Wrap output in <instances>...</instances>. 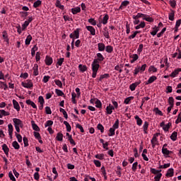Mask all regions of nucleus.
Listing matches in <instances>:
<instances>
[{
	"label": "nucleus",
	"mask_w": 181,
	"mask_h": 181,
	"mask_svg": "<svg viewBox=\"0 0 181 181\" xmlns=\"http://www.w3.org/2000/svg\"><path fill=\"white\" fill-rule=\"evenodd\" d=\"M98 59H93L91 67H92V78H95L97 77V73H98V70L100 69V62L104 61V56H103L102 53L96 54Z\"/></svg>",
	"instance_id": "1"
},
{
	"label": "nucleus",
	"mask_w": 181,
	"mask_h": 181,
	"mask_svg": "<svg viewBox=\"0 0 181 181\" xmlns=\"http://www.w3.org/2000/svg\"><path fill=\"white\" fill-rule=\"evenodd\" d=\"M118 128H119V120L117 119L112 125V127L110 128L108 136H114L115 135V129H118Z\"/></svg>",
	"instance_id": "2"
},
{
	"label": "nucleus",
	"mask_w": 181,
	"mask_h": 181,
	"mask_svg": "<svg viewBox=\"0 0 181 181\" xmlns=\"http://www.w3.org/2000/svg\"><path fill=\"white\" fill-rule=\"evenodd\" d=\"M13 122L14 124L16 132H21V128L23 127V122L22 120L18 118H13Z\"/></svg>",
	"instance_id": "3"
},
{
	"label": "nucleus",
	"mask_w": 181,
	"mask_h": 181,
	"mask_svg": "<svg viewBox=\"0 0 181 181\" xmlns=\"http://www.w3.org/2000/svg\"><path fill=\"white\" fill-rule=\"evenodd\" d=\"M70 39L72 40H76L80 37V28H76L73 33L69 35Z\"/></svg>",
	"instance_id": "4"
},
{
	"label": "nucleus",
	"mask_w": 181,
	"mask_h": 181,
	"mask_svg": "<svg viewBox=\"0 0 181 181\" xmlns=\"http://www.w3.org/2000/svg\"><path fill=\"white\" fill-rule=\"evenodd\" d=\"M160 134L156 133L153 134L152 139L151 140V144L152 145V148H155L156 145H158V136H159Z\"/></svg>",
	"instance_id": "5"
},
{
	"label": "nucleus",
	"mask_w": 181,
	"mask_h": 181,
	"mask_svg": "<svg viewBox=\"0 0 181 181\" xmlns=\"http://www.w3.org/2000/svg\"><path fill=\"white\" fill-rule=\"evenodd\" d=\"M160 127L163 128L165 132H168V131H169V128L172 127V122H168L167 124H165V122H162L160 124Z\"/></svg>",
	"instance_id": "6"
},
{
	"label": "nucleus",
	"mask_w": 181,
	"mask_h": 181,
	"mask_svg": "<svg viewBox=\"0 0 181 181\" xmlns=\"http://www.w3.org/2000/svg\"><path fill=\"white\" fill-rule=\"evenodd\" d=\"M27 82H22L21 86L24 87V88H32L33 87V83L31 80H27Z\"/></svg>",
	"instance_id": "7"
},
{
	"label": "nucleus",
	"mask_w": 181,
	"mask_h": 181,
	"mask_svg": "<svg viewBox=\"0 0 181 181\" xmlns=\"http://www.w3.org/2000/svg\"><path fill=\"white\" fill-rule=\"evenodd\" d=\"M128 5H129V1L126 0L124 1L121 3V5L119 7V11H123V9H125V8H127V6H128Z\"/></svg>",
	"instance_id": "8"
},
{
	"label": "nucleus",
	"mask_w": 181,
	"mask_h": 181,
	"mask_svg": "<svg viewBox=\"0 0 181 181\" xmlns=\"http://www.w3.org/2000/svg\"><path fill=\"white\" fill-rule=\"evenodd\" d=\"M174 175H175V170L173 168H169L167 170V173H165L166 177H173Z\"/></svg>",
	"instance_id": "9"
},
{
	"label": "nucleus",
	"mask_w": 181,
	"mask_h": 181,
	"mask_svg": "<svg viewBox=\"0 0 181 181\" xmlns=\"http://www.w3.org/2000/svg\"><path fill=\"white\" fill-rule=\"evenodd\" d=\"M2 37L4 40V42H6V45H9V37L8 36V33L6 32V30H4L2 32Z\"/></svg>",
	"instance_id": "10"
},
{
	"label": "nucleus",
	"mask_w": 181,
	"mask_h": 181,
	"mask_svg": "<svg viewBox=\"0 0 181 181\" xmlns=\"http://www.w3.org/2000/svg\"><path fill=\"white\" fill-rule=\"evenodd\" d=\"M86 28L90 32L92 36H95V28L91 25H86Z\"/></svg>",
	"instance_id": "11"
},
{
	"label": "nucleus",
	"mask_w": 181,
	"mask_h": 181,
	"mask_svg": "<svg viewBox=\"0 0 181 181\" xmlns=\"http://www.w3.org/2000/svg\"><path fill=\"white\" fill-rule=\"evenodd\" d=\"M115 110V107L111 104H109L108 106L106 107V113L108 114L109 115H111L112 114V111Z\"/></svg>",
	"instance_id": "12"
},
{
	"label": "nucleus",
	"mask_w": 181,
	"mask_h": 181,
	"mask_svg": "<svg viewBox=\"0 0 181 181\" xmlns=\"http://www.w3.org/2000/svg\"><path fill=\"white\" fill-rule=\"evenodd\" d=\"M45 62L47 66H52V64H53V58L49 56H46Z\"/></svg>",
	"instance_id": "13"
},
{
	"label": "nucleus",
	"mask_w": 181,
	"mask_h": 181,
	"mask_svg": "<svg viewBox=\"0 0 181 181\" xmlns=\"http://www.w3.org/2000/svg\"><path fill=\"white\" fill-rule=\"evenodd\" d=\"M13 108L16 110L18 112L21 111V106L19 105V103H18V101H16V100L15 99L13 100Z\"/></svg>",
	"instance_id": "14"
},
{
	"label": "nucleus",
	"mask_w": 181,
	"mask_h": 181,
	"mask_svg": "<svg viewBox=\"0 0 181 181\" xmlns=\"http://www.w3.org/2000/svg\"><path fill=\"white\" fill-rule=\"evenodd\" d=\"M140 84H141V81H138V82L132 83L129 86V88H130L131 91H135V89L136 88V87H138V86H139Z\"/></svg>",
	"instance_id": "15"
},
{
	"label": "nucleus",
	"mask_w": 181,
	"mask_h": 181,
	"mask_svg": "<svg viewBox=\"0 0 181 181\" xmlns=\"http://www.w3.org/2000/svg\"><path fill=\"white\" fill-rule=\"evenodd\" d=\"M33 76H39V65L37 64H35L33 67Z\"/></svg>",
	"instance_id": "16"
},
{
	"label": "nucleus",
	"mask_w": 181,
	"mask_h": 181,
	"mask_svg": "<svg viewBox=\"0 0 181 181\" xmlns=\"http://www.w3.org/2000/svg\"><path fill=\"white\" fill-rule=\"evenodd\" d=\"M8 135H9L11 139H12L13 134V126L12 125V124H9L8 125Z\"/></svg>",
	"instance_id": "17"
},
{
	"label": "nucleus",
	"mask_w": 181,
	"mask_h": 181,
	"mask_svg": "<svg viewBox=\"0 0 181 181\" xmlns=\"http://www.w3.org/2000/svg\"><path fill=\"white\" fill-rule=\"evenodd\" d=\"M25 103L26 104H28V105H30L34 109L37 110V106L36 105L35 102L32 101L30 99L27 100Z\"/></svg>",
	"instance_id": "18"
},
{
	"label": "nucleus",
	"mask_w": 181,
	"mask_h": 181,
	"mask_svg": "<svg viewBox=\"0 0 181 181\" xmlns=\"http://www.w3.org/2000/svg\"><path fill=\"white\" fill-rule=\"evenodd\" d=\"M108 19H110V16L105 14L100 22L103 25H107L108 23Z\"/></svg>",
	"instance_id": "19"
},
{
	"label": "nucleus",
	"mask_w": 181,
	"mask_h": 181,
	"mask_svg": "<svg viewBox=\"0 0 181 181\" xmlns=\"http://www.w3.org/2000/svg\"><path fill=\"white\" fill-rule=\"evenodd\" d=\"M2 150L4 151L6 156H9V148H8V146L6 144H4L2 145Z\"/></svg>",
	"instance_id": "20"
},
{
	"label": "nucleus",
	"mask_w": 181,
	"mask_h": 181,
	"mask_svg": "<svg viewBox=\"0 0 181 181\" xmlns=\"http://www.w3.org/2000/svg\"><path fill=\"white\" fill-rule=\"evenodd\" d=\"M175 11L174 10H170V12L168 13V19L169 21H175Z\"/></svg>",
	"instance_id": "21"
},
{
	"label": "nucleus",
	"mask_w": 181,
	"mask_h": 181,
	"mask_svg": "<svg viewBox=\"0 0 181 181\" xmlns=\"http://www.w3.org/2000/svg\"><path fill=\"white\" fill-rule=\"evenodd\" d=\"M158 78L155 76H151L148 80L146 82V86H148V84H152L153 81H155Z\"/></svg>",
	"instance_id": "22"
},
{
	"label": "nucleus",
	"mask_w": 181,
	"mask_h": 181,
	"mask_svg": "<svg viewBox=\"0 0 181 181\" xmlns=\"http://www.w3.org/2000/svg\"><path fill=\"white\" fill-rule=\"evenodd\" d=\"M98 49L99 52H104L105 50V45L103 42H99L98 44Z\"/></svg>",
	"instance_id": "23"
},
{
	"label": "nucleus",
	"mask_w": 181,
	"mask_h": 181,
	"mask_svg": "<svg viewBox=\"0 0 181 181\" xmlns=\"http://www.w3.org/2000/svg\"><path fill=\"white\" fill-rule=\"evenodd\" d=\"M162 153L164 154V156H166L167 158L172 153V151L168 150L166 148H162Z\"/></svg>",
	"instance_id": "24"
},
{
	"label": "nucleus",
	"mask_w": 181,
	"mask_h": 181,
	"mask_svg": "<svg viewBox=\"0 0 181 181\" xmlns=\"http://www.w3.org/2000/svg\"><path fill=\"white\" fill-rule=\"evenodd\" d=\"M132 59L130 61V63H135L138 59H139V57L138 56V54H133L130 57Z\"/></svg>",
	"instance_id": "25"
},
{
	"label": "nucleus",
	"mask_w": 181,
	"mask_h": 181,
	"mask_svg": "<svg viewBox=\"0 0 181 181\" xmlns=\"http://www.w3.org/2000/svg\"><path fill=\"white\" fill-rule=\"evenodd\" d=\"M153 30L150 33L152 36H156V33H158V31L159 30V27L155 25L153 28H152Z\"/></svg>",
	"instance_id": "26"
},
{
	"label": "nucleus",
	"mask_w": 181,
	"mask_h": 181,
	"mask_svg": "<svg viewBox=\"0 0 181 181\" xmlns=\"http://www.w3.org/2000/svg\"><path fill=\"white\" fill-rule=\"evenodd\" d=\"M78 69L81 73H84V71H87L88 69L87 66L83 64H79Z\"/></svg>",
	"instance_id": "27"
},
{
	"label": "nucleus",
	"mask_w": 181,
	"mask_h": 181,
	"mask_svg": "<svg viewBox=\"0 0 181 181\" xmlns=\"http://www.w3.org/2000/svg\"><path fill=\"white\" fill-rule=\"evenodd\" d=\"M81 11V8L80 7H75L71 8V12L73 15H77V13H79V12Z\"/></svg>",
	"instance_id": "28"
},
{
	"label": "nucleus",
	"mask_w": 181,
	"mask_h": 181,
	"mask_svg": "<svg viewBox=\"0 0 181 181\" xmlns=\"http://www.w3.org/2000/svg\"><path fill=\"white\" fill-rule=\"evenodd\" d=\"M134 119H136V124L139 125V127H141V125H142L143 121H142V119H141V118L139 117V116L136 115V116L134 117Z\"/></svg>",
	"instance_id": "29"
},
{
	"label": "nucleus",
	"mask_w": 181,
	"mask_h": 181,
	"mask_svg": "<svg viewBox=\"0 0 181 181\" xmlns=\"http://www.w3.org/2000/svg\"><path fill=\"white\" fill-rule=\"evenodd\" d=\"M55 6L57 8H59V9H62V11L64 10V6L62 5V4L60 3V1L59 0L56 1Z\"/></svg>",
	"instance_id": "30"
},
{
	"label": "nucleus",
	"mask_w": 181,
	"mask_h": 181,
	"mask_svg": "<svg viewBox=\"0 0 181 181\" xmlns=\"http://www.w3.org/2000/svg\"><path fill=\"white\" fill-rule=\"evenodd\" d=\"M105 78H110V74H105L100 76L99 81H102Z\"/></svg>",
	"instance_id": "31"
},
{
	"label": "nucleus",
	"mask_w": 181,
	"mask_h": 181,
	"mask_svg": "<svg viewBox=\"0 0 181 181\" xmlns=\"http://www.w3.org/2000/svg\"><path fill=\"white\" fill-rule=\"evenodd\" d=\"M8 115H10L9 112H6L4 110H0V118H2V117H6Z\"/></svg>",
	"instance_id": "32"
},
{
	"label": "nucleus",
	"mask_w": 181,
	"mask_h": 181,
	"mask_svg": "<svg viewBox=\"0 0 181 181\" xmlns=\"http://www.w3.org/2000/svg\"><path fill=\"white\" fill-rule=\"evenodd\" d=\"M105 52H107V53H112V52L114 51V47H112V46L111 45H107L105 47Z\"/></svg>",
	"instance_id": "33"
},
{
	"label": "nucleus",
	"mask_w": 181,
	"mask_h": 181,
	"mask_svg": "<svg viewBox=\"0 0 181 181\" xmlns=\"http://www.w3.org/2000/svg\"><path fill=\"white\" fill-rule=\"evenodd\" d=\"M36 52H37V46L34 45L33 47L31 49V56H32V57H35V54H36Z\"/></svg>",
	"instance_id": "34"
},
{
	"label": "nucleus",
	"mask_w": 181,
	"mask_h": 181,
	"mask_svg": "<svg viewBox=\"0 0 181 181\" xmlns=\"http://www.w3.org/2000/svg\"><path fill=\"white\" fill-rule=\"evenodd\" d=\"M76 97H77V94L76 93L72 92L71 93V102L73 104H77V100H76Z\"/></svg>",
	"instance_id": "35"
},
{
	"label": "nucleus",
	"mask_w": 181,
	"mask_h": 181,
	"mask_svg": "<svg viewBox=\"0 0 181 181\" xmlns=\"http://www.w3.org/2000/svg\"><path fill=\"white\" fill-rule=\"evenodd\" d=\"M153 112H155V114H156V115H160V117H162V115H163V113L162 112V111L160 110H159L158 107H156L153 109Z\"/></svg>",
	"instance_id": "36"
},
{
	"label": "nucleus",
	"mask_w": 181,
	"mask_h": 181,
	"mask_svg": "<svg viewBox=\"0 0 181 181\" xmlns=\"http://www.w3.org/2000/svg\"><path fill=\"white\" fill-rule=\"evenodd\" d=\"M56 139L57 141H59V142H62V141H63V134L61 132H59L57 134V136H56Z\"/></svg>",
	"instance_id": "37"
},
{
	"label": "nucleus",
	"mask_w": 181,
	"mask_h": 181,
	"mask_svg": "<svg viewBox=\"0 0 181 181\" xmlns=\"http://www.w3.org/2000/svg\"><path fill=\"white\" fill-rule=\"evenodd\" d=\"M96 108H103V103H101V100L97 99L95 102Z\"/></svg>",
	"instance_id": "38"
},
{
	"label": "nucleus",
	"mask_w": 181,
	"mask_h": 181,
	"mask_svg": "<svg viewBox=\"0 0 181 181\" xmlns=\"http://www.w3.org/2000/svg\"><path fill=\"white\" fill-rule=\"evenodd\" d=\"M64 124L65 125L66 128L67 132H71V126H70V124L67 122V121L64 122Z\"/></svg>",
	"instance_id": "39"
},
{
	"label": "nucleus",
	"mask_w": 181,
	"mask_h": 181,
	"mask_svg": "<svg viewBox=\"0 0 181 181\" xmlns=\"http://www.w3.org/2000/svg\"><path fill=\"white\" fill-rule=\"evenodd\" d=\"M148 71H149V73H156V71H158V69H156V67H155V66L151 65L148 68Z\"/></svg>",
	"instance_id": "40"
},
{
	"label": "nucleus",
	"mask_w": 181,
	"mask_h": 181,
	"mask_svg": "<svg viewBox=\"0 0 181 181\" xmlns=\"http://www.w3.org/2000/svg\"><path fill=\"white\" fill-rule=\"evenodd\" d=\"M178 74H179V71L177 70V69H176L174 70V71H173L170 74V77H172L173 78H175V77H176Z\"/></svg>",
	"instance_id": "41"
},
{
	"label": "nucleus",
	"mask_w": 181,
	"mask_h": 181,
	"mask_svg": "<svg viewBox=\"0 0 181 181\" xmlns=\"http://www.w3.org/2000/svg\"><path fill=\"white\" fill-rule=\"evenodd\" d=\"M30 42H32V35H28L25 39V45L28 46V45H30Z\"/></svg>",
	"instance_id": "42"
},
{
	"label": "nucleus",
	"mask_w": 181,
	"mask_h": 181,
	"mask_svg": "<svg viewBox=\"0 0 181 181\" xmlns=\"http://www.w3.org/2000/svg\"><path fill=\"white\" fill-rule=\"evenodd\" d=\"M138 33H141V31H138V30L134 31V32H133V34L129 36V39L130 40H131L132 39H134V37H136V35H138Z\"/></svg>",
	"instance_id": "43"
},
{
	"label": "nucleus",
	"mask_w": 181,
	"mask_h": 181,
	"mask_svg": "<svg viewBox=\"0 0 181 181\" xmlns=\"http://www.w3.org/2000/svg\"><path fill=\"white\" fill-rule=\"evenodd\" d=\"M168 104H169L170 106L174 107V105H175V99L173 98V97H170L168 98Z\"/></svg>",
	"instance_id": "44"
},
{
	"label": "nucleus",
	"mask_w": 181,
	"mask_h": 181,
	"mask_svg": "<svg viewBox=\"0 0 181 181\" xmlns=\"http://www.w3.org/2000/svg\"><path fill=\"white\" fill-rule=\"evenodd\" d=\"M170 139L173 140V141H176L177 139V132H174L171 136H170Z\"/></svg>",
	"instance_id": "45"
},
{
	"label": "nucleus",
	"mask_w": 181,
	"mask_h": 181,
	"mask_svg": "<svg viewBox=\"0 0 181 181\" xmlns=\"http://www.w3.org/2000/svg\"><path fill=\"white\" fill-rule=\"evenodd\" d=\"M151 173H153V175H158L162 172V170H156L155 168H151Z\"/></svg>",
	"instance_id": "46"
},
{
	"label": "nucleus",
	"mask_w": 181,
	"mask_h": 181,
	"mask_svg": "<svg viewBox=\"0 0 181 181\" xmlns=\"http://www.w3.org/2000/svg\"><path fill=\"white\" fill-rule=\"evenodd\" d=\"M168 168H170V163L159 165V169H168Z\"/></svg>",
	"instance_id": "47"
},
{
	"label": "nucleus",
	"mask_w": 181,
	"mask_h": 181,
	"mask_svg": "<svg viewBox=\"0 0 181 181\" xmlns=\"http://www.w3.org/2000/svg\"><path fill=\"white\" fill-rule=\"evenodd\" d=\"M42 5V1L40 0H37L33 4V8H39Z\"/></svg>",
	"instance_id": "48"
},
{
	"label": "nucleus",
	"mask_w": 181,
	"mask_h": 181,
	"mask_svg": "<svg viewBox=\"0 0 181 181\" xmlns=\"http://www.w3.org/2000/svg\"><path fill=\"white\" fill-rule=\"evenodd\" d=\"M12 146H13V148H14V149H19L21 148V146L16 141H15L12 143Z\"/></svg>",
	"instance_id": "49"
},
{
	"label": "nucleus",
	"mask_w": 181,
	"mask_h": 181,
	"mask_svg": "<svg viewBox=\"0 0 181 181\" xmlns=\"http://www.w3.org/2000/svg\"><path fill=\"white\" fill-rule=\"evenodd\" d=\"M88 22L93 26H95V25H97V21L94 18H89Z\"/></svg>",
	"instance_id": "50"
},
{
	"label": "nucleus",
	"mask_w": 181,
	"mask_h": 181,
	"mask_svg": "<svg viewBox=\"0 0 181 181\" xmlns=\"http://www.w3.org/2000/svg\"><path fill=\"white\" fill-rule=\"evenodd\" d=\"M52 125H53V121H52V120H48L45 124V128H47V127H48V128L52 127Z\"/></svg>",
	"instance_id": "51"
},
{
	"label": "nucleus",
	"mask_w": 181,
	"mask_h": 181,
	"mask_svg": "<svg viewBox=\"0 0 181 181\" xmlns=\"http://www.w3.org/2000/svg\"><path fill=\"white\" fill-rule=\"evenodd\" d=\"M55 92L57 95H58L59 97H63V95H64V93H63V91H62L59 89H56Z\"/></svg>",
	"instance_id": "52"
},
{
	"label": "nucleus",
	"mask_w": 181,
	"mask_h": 181,
	"mask_svg": "<svg viewBox=\"0 0 181 181\" xmlns=\"http://www.w3.org/2000/svg\"><path fill=\"white\" fill-rule=\"evenodd\" d=\"M142 50H144V44H140L139 45V48L137 49L138 54H140L141 53H142Z\"/></svg>",
	"instance_id": "53"
},
{
	"label": "nucleus",
	"mask_w": 181,
	"mask_h": 181,
	"mask_svg": "<svg viewBox=\"0 0 181 181\" xmlns=\"http://www.w3.org/2000/svg\"><path fill=\"white\" fill-rule=\"evenodd\" d=\"M32 127H33V129H34V131H39V126H37V124H36L35 123L34 121H32Z\"/></svg>",
	"instance_id": "54"
},
{
	"label": "nucleus",
	"mask_w": 181,
	"mask_h": 181,
	"mask_svg": "<svg viewBox=\"0 0 181 181\" xmlns=\"http://www.w3.org/2000/svg\"><path fill=\"white\" fill-rule=\"evenodd\" d=\"M93 163L96 168H101V161L98 160H93Z\"/></svg>",
	"instance_id": "55"
},
{
	"label": "nucleus",
	"mask_w": 181,
	"mask_h": 181,
	"mask_svg": "<svg viewBox=\"0 0 181 181\" xmlns=\"http://www.w3.org/2000/svg\"><path fill=\"white\" fill-rule=\"evenodd\" d=\"M169 4L171 8H176V0H170Z\"/></svg>",
	"instance_id": "56"
},
{
	"label": "nucleus",
	"mask_w": 181,
	"mask_h": 181,
	"mask_svg": "<svg viewBox=\"0 0 181 181\" xmlns=\"http://www.w3.org/2000/svg\"><path fill=\"white\" fill-rule=\"evenodd\" d=\"M97 128L99 131H100L101 134H104V126L101 124H98Z\"/></svg>",
	"instance_id": "57"
},
{
	"label": "nucleus",
	"mask_w": 181,
	"mask_h": 181,
	"mask_svg": "<svg viewBox=\"0 0 181 181\" xmlns=\"http://www.w3.org/2000/svg\"><path fill=\"white\" fill-rule=\"evenodd\" d=\"M138 168V162H135L132 164V169L133 172H136Z\"/></svg>",
	"instance_id": "58"
},
{
	"label": "nucleus",
	"mask_w": 181,
	"mask_h": 181,
	"mask_svg": "<svg viewBox=\"0 0 181 181\" xmlns=\"http://www.w3.org/2000/svg\"><path fill=\"white\" fill-rule=\"evenodd\" d=\"M95 158H96V159H99L100 160H103V159H104V154L103 153L96 154L95 156Z\"/></svg>",
	"instance_id": "59"
},
{
	"label": "nucleus",
	"mask_w": 181,
	"mask_h": 181,
	"mask_svg": "<svg viewBox=\"0 0 181 181\" xmlns=\"http://www.w3.org/2000/svg\"><path fill=\"white\" fill-rule=\"evenodd\" d=\"M139 71L141 72V66H136L134 69V75L136 76V74H138V73H139Z\"/></svg>",
	"instance_id": "60"
},
{
	"label": "nucleus",
	"mask_w": 181,
	"mask_h": 181,
	"mask_svg": "<svg viewBox=\"0 0 181 181\" xmlns=\"http://www.w3.org/2000/svg\"><path fill=\"white\" fill-rule=\"evenodd\" d=\"M144 21H146V22H153V18L152 17H150L149 16L146 15V18H144Z\"/></svg>",
	"instance_id": "61"
},
{
	"label": "nucleus",
	"mask_w": 181,
	"mask_h": 181,
	"mask_svg": "<svg viewBox=\"0 0 181 181\" xmlns=\"http://www.w3.org/2000/svg\"><path fill=\"white\" fill-rule=\"evenodd\" d=\"M8 177H10V180H11L12 181H16V178H15V176H13L12 171H10V173H8Z\"/></svg>",
	"instance_id": "62"
},
{
	"label": "nucleus",
	"mask_w": 181,
	"mask_h": 181,
	"mask_svg": "<svg viewBox=\"0 0 181 181\" xmlns=\"http://www.w3.org/2000/svg\"><path fill=\"white\" fill-rule=\"evenodd\" d=\"M15 135L18 139V142H22V136L19 134H18L17 132H15Z\"/></svg>",
	"instance_id": "63"
},
{
	"label": "nucleus",
	"mask_w": 181,
	"mask_h": 181,
	"mask_svg": "<svg viewBox=\"0 0 181 181\" xmlns=\"http://www.w3.org/2000/svg\"><path fill=\"white\" fill-rule=\"evenodd\" d=\"M181 122V113H179V115H177V118L175 120V124H180Z\"/></svg>",
	"instance_id": "64"
}]
</instances>
